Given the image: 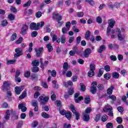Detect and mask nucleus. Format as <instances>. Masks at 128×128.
<instances>
[{"instance_id": "1", "label": "nucleus", "mask_w": 128, "mask_h": 128, "mask_svg": "<svg viewBox=\"0 0 128 128\" xmlns=\"http://www.w3.org/2000/svg\"><path fill=\"white\" fill-rule=\"evenodd\" d=\"M103 110L104 112H108V116H114V112H112V107L108 104L106 105V108H103Z\"/></svg>"}, {"instance_id": "2", "label": "nucleus", "mask_w": 128, "mask_h": 128, "mask_svg": "<svg viewBox=\"0 0 128 128\" xmlns=\"http://www.w3.org/2000/svg\"><path fill=\"white\" fill-rule=\"evenodd\" d=\"M96 86H98V82H94L91 84L90 92L93 94H96Z\"/></svg>"}, {"instance_id": "3", "label": "nucleus", "mask_w": 128, "mask_h": 128, "mask_svg": "<svg viewBox=\"0 0 128 128\" xmlns=\"http://www.w3.org/2000/svg\"><path fill=\"white\" fill-rule=\"evenodd\" d=\"M10 82L8 81H5L3 82L2 86V90L4 92H6L10 90Z\"/></svg>"}, {"instance_id": "4", "label": "nucleus", "mask_w": 128, "mask_h": 128, "mask_svg": "<svg viewBox=\"0 0 128 128\" xmlns=\"http://www.w3.org/2000/svg\"><path fill=\"white\" fill-rule=\"evenodd\" d=\"M15 54H14V58H19V56H22L24 54V53L22 52V48H18L15 49Z\"/></svg>"}, {"instance_id": "5", "label": "nucleus", "mask_w": 128, "mask_h": 128, "mask_svg": "<svg viewBox=\"0 0 128 128\" xmlns=\"http://www.w3.org/2000/svg\"><path fill=\"white\" fill-rule=\"evenodd\" d=\"M30 30H40V23L32 22L30 26Z\"/></svg>"}, {"instance_id": "6", "label": "nucleus", "mask_w": 128, "mask_h": 128, "mask_svg": "<svg viewBox=\"0 0 128 128\" xmlns=\"http://www.w3.org/2000/svg\"><path fill=\"white\" fill-rule=\"evenodd\" d=\"M18 108L19 110H21L22 112H26V110H28L26 103H22L19 104L18 106Z\"/></svg>"}, {"instance_id": "7", "label": "nucleus", "mask_w": 128, "mask_h": 128, "mask_svg": "<svg viewBox=\"0 0 128 128\" xmlns=\"http://www.w3.org/2000/svg\"><path fill=\"white\" fill-rule=\"evenodd\" d=\"M35 52L37 58H40L42 56V53L44 52V48L42 47L38 49H35Z\"/></svg>"}, {"instance_id": "8", "label": "nucleus", "mask_w": 128, "mask_h": 128, "mask_svg": "<svg viewBox=\"0 0 128 128\" xmlns=\"http://www.w3.org/2000/svg\"><path fill=\"white\" fill-rule=\"evenodd\" d=\"M92 54V50L90 48H88L85 50L84 53V58H88L90 56V54Z\"/></svg>"}, {"instance_id": "9", "label": "nucleus", "mask_w": 128, "mask_h": 128, "mask_svg": "<svg viewBox=\"0 0 128 128\" xmlns=\"http://www.w3.org/2000/svg\"><path fill=\"white\" fill-rule=\"evenodd\" d=\"M63 68L64 70L62 71V74H66V72L70 68V67H68V62H66L64 63Z\"/></svg>"}, {"instance_id": "10", "label": "nucleus", "mask_w": 128, "mask_h": 128, "mask_svg": "<svg viewBox=\"0 0 128 128\" xmlns=\"http://www.w3.org/2000/svg\"><path fill=\"white\" fill-rule=\"evenodd\" d=\"M110 32L112 34H116V30L110 29V26H108L106 30V36H108L110 34Z\"/></svg>"}, {"instance_id": "11", "label": "nucleus", "mask_w": 128, "mask_h": 128, "mask_svg": "<svg viewBox=\"0 0 128 128\" xmlns=\"http://www.w3.org/2000/svg\"><path fill=\"white\" fill-rule=\"evenodd\" d=\"M114 86L112 85L109 88H108L106 90V93L109 95L110 96V94H112V91L114 90Z\"/></svg>"}, {"instance_id": "12", "label": "nucleus", "mask_w": 128, "mask_h": 128, "mask_svg": "<svg viewBox=\"0 0 128 128\" xmlns=\"http://www.w3.org/2000/svg\"><path fill=\"white\" fill-rule=\"evenodd\" d=\"M58 16V14H54L53 15V18H55L57 22H60L62 20V16Z\"/></svg>"}, {"instance_id": "13", "label": "nucleus", "mask_w": 128, "mask_h": 128, "mask_svg": "<svg viewBox=\"0 0 128 128\" xmlns=\"http://www.w3.org/2000/svg\"><path fill=\"white\" fill-rule=\"evenodd\" d=\"M118 40H120V42H122L126 38V36L124 34H118Z\"/></svg>"}, {"instance_id": "14", "label": "nucleus", "mask_w": 128, "mask_h": 128, "mask_svg": "<svg viewBox=\"0 0 128 128\" xmlns=\"http://www.w3.org/2000/svg\"><path fill=\"white\" fill-rule=\"evenodd\" d=\"M83 120L84 122H88L90 120V115L88 114H86V113H83Z\"/></svg>"}, {"instance_id": "15", "label": "nucleus", "mask_w": 128, "mask_h": 128, "mask_svg": "<svg viewBox=\"0 0 128 128\" xmlns=\"http://www.w3.org/2000/svg\"><path fill=\"white\" fill-rule=\"evenodd\" d=\"M84 102L86 104H88L90 102V97L88 95H86L84 98Z\"/></svg>"}, {"instance_id": "16", "label": "nucleus", "mask_w": 128, "mask_h": 128, "mask_svg": "<svg viewBox=\"0 0 128 128\" xmlns=\"http://www.w3.org/2000/svg\"><path fill=\"white\" fill-rule=\"evenodd\" d=\"M104 50H106V46L104 45H101L99 48L98 50V52L100 54H102Z\"/></svg>"}, {"instance_id": "17", "label": "nucleus", "mask_w": 128, "mask_h": 128, "mask_svg": "<svg viewBox=\"0 0 128 128\" xmlns=\"http://www.w3.org/2000/svg\"><path fill=\"white\" fill-rule=\"evenodd\" d=\"M32 66H40V62L36 60H33L32 62Z\"/></svg>"}, {"instance_id": "18", "label": "nucleus", "mask_w": 128, "mask_h": 128, "mask_svg": "<svg viewBox=\"0 0 128 128\" xmlns=\"http://www.w3.org/2000/svg\"><path fill=\"white\" fill-rule=\"evenodd\" d=\"M108 98L112 100L111 102V104H114V102L116 100V97L114 95H110L108 96Z\"/></svg>"}, {"instance_id": "19", "label": "nucleus", "mask_w": 128, "mask_h": 128, "mask_svg": "<svg viewBox=\"0 0 128 128\" xmlns=\"http://www.w3.org/2000/svg\"><path fill=\"white\" fill-rule=\"evenodd\" d=\"M108 24L110 28H112L114 26V24H116V21L112 20H108Z\"/></svg>"}, {"instance_id": "20", "label": "nucleus", "mask_w": 128, "mask_h": 128, "mask_svg": "<svg viewBox=\"0 0 128 128\" xmlns=\"http://www.w3.org/2000/svg\"><path fill=\"white\" fill-rule=\"evenodd\" d=\"M46 48H48L49 52H51L52 50H54V48H52V44L50 43L48 44Z\"/></svg>"}, {"instance_id": "21", "label": "nucleus", "mask_w": 128, "mask_h": 128, "mask_svg": "<svg viewBox=\"0 0 128 128\" xmlns=\"http://www.w3.org/2000/svg\"><path fill=\"white\" fill-rule=\"evenodd\" d=\"M41 116H42V118H50V114H48L46 112H42L41 113Z\"/></svg>"}, {"instance_id": "22", "label": "nucleus", "mask_w": 128, "mask_h": 128, "mask_svg": "<svg viewBox=\"0 0 128 128\" xmlns=\"http://www.w3.org/2000/svg\"><path fill=\"white\" fill-rule=\"evenodd\" d=\"M112 76L114 78H120V74L118 72H113Z\"/></svg>"}, {"instance_id": "23", "label": "nucleus", "mask_w": 128, "mask_h": 128, "mask_svg": "<svg viewBox=\"0 0 128 128\" xmlns=\"http://www.w3.org/2000/svg\"><path fill=\"white\" fill-rule=\"evenodd\" d=\"M90 30H88L87 32H86L85 34L86 40H90Z\"/></svg>"}, {"instance_id": "24", "label": "nucleus", "mask_w": 128, "mask_h": 128, "mask_svg": "<svg viewBox=\"0 0 128 128\" xmlns=\"http://www.w3.org/2000/svg\"><path fill=\"white\" fill-rule=\"evenodd\" d=\"M48 61L46 60L44 62V63H42V64H41V66H40V68H41L44 70V68H46V66H48Z\"/></svg>"}, {"instance_id": "25", "label": "nucleus", "mask_w": 128, "mask_h": 128, "mask_svg": "<svg viewBox=\"0 0 128 128\" xmlns=\"http://www.w3.org/2000/svg\"><path fill=\"white\" fill-rule=\"evenodd\" d=\"M40 72V68L38 66H34L32 68V72Z\"/></svg>"}, {"instance_id": "26", "label": "nucleus", "mask_w": 128, "mask_h": 128, "mask_svg": "<svg viewBox=\"0 0 128 128\" xmlns=\"http://www.w3.org/2000/svg\"><path fill=\"white\" fill-rule=\"evenodd\" d=\"M84 100V97L82 96H80L78 98H74L75 102H76V104H78L80 102V100Z\"/></svg>"}, {"instance_id": "27", "label": "nucleus", "mask_w": 128, "mask_h": 128, "mask_svg": "<svg viewBox=\"0 0 128 128\" xmlns=\"http://www.w3.org/2000/svg\"><path fill=\"white\" fill-rule=\"evenodd\" d=\"M65 116L68 120H70V118H72V113L70 112H66L65 114Z\"/></svg>"}, {"instance_id": "28", "label": "nucleus", "mask_w": 128, "mask_h": 128, "mask_svg": "<svg viewBox=\"0 0 128 128\" xmlns=\"http://www.w3.org/2000/svg\"><path fill=\"white\" fill-rule=\"evenodd\" d=\"M97 88L99 90L102 92L104 90V86L102 84H99L98 85Z\"/></svg>"}, {"instance_id": "29", "label": "nucleus", "mask_w": 128, "mask_h": 128, "mask_svg": "<svg viewBox=\"0 0 128 128\" xmlns=\"http://www.w3.org/2000/svg\"><path fill=\"white\" fill-rule=\"evenodd\" d=\"M18 36V35L16 34V33L13 34L10 38V40L12 42H14V40H16V37Z\"/></svg>"}, {"instance_id": "30", "label": "nucleus", "mask_w": 128, "mask_h": 128, "mask_svg": "<svg viewBox=\"0 0 128 128\" xmlns=\"http://www.w3.org/2000/svg\"><path fill=\"white\" fill-rule=\"evenodd\" d=\"M38 102H40L41 104H46V102H44V96H40L38 98Z\"/></svg>"}, {"instance_id": "31", "label": "nucleus", "mask_w": 128, "mask_h": 128, "mask_svg": "<svg viewBox=\"0 0 128 128\" xmlns=\"http://www.w3.org/2000/svg\"><path fill=\"white\" fill-rule=\"evenodd\" d=\"M90 71L94 72L96 70V65L94 64H90Z\"/></svg>"}, {"instance_id": "32", "label": "nucleus", "mask_w": 128, "mask_h": 128, "mask_svg": "<svg viewBox=\"0 0 128 128\" xmlns=\"http://www.w3.org/2000/svg\"><path fill=\"white\" fill-rule=\"evenodd\" d=\"M16 60H8L6 62V64H14L16 63Z\"/></svg>"}, {"instance_id": "33", "label": "nucleus", "mask_w": 128, "mask_h": 128, "mask_svg": "<svg viewBox=\"0 0 128 128\" xmlns=\"http://www.w3.org/2000/svg\"><path fill=\"white\" fill-rule=\"evenodd\" d=\"M51 94H52L51 96L52 100H53V101L56 100V94H54V92L52 91L51 92Z\"/></svg>"}, {"instance_id": "34", "label": "nucleus", "mask_w": 128, "mask_h": 128, "mask_svg": "<svg viewBox=\"0 0 128 128\" xmlns=\"http://www.w3.org/2000/svg\"><path fill=\"white\" fill-rule=\"evenodd\" d=\"M31 104L32 106H38V101L36 100H32L31 102Z\"/></svg>"}, {"instance_id": "35", "label": "nucleus", "mask_w": 128, "mask_h": 128, "mask_svg": "<svg viewBox=\"0 0 128 128\" xmlns=\"http://www.w3.org/2000/svg\"><path fill=\"white\" fill-rule=\"evenodd\" d=\"M26 96V92L24 91L22 94L19 96L20 100H22Z\"/></svg>"}, {"instance_id": "36", "label": "nucleus", "mask_w": 128, "mask_h": 128, "mask_svg": "<svg viewBox=\"0 0 128 128\" xmlns=\"http://www.w3.org/2000/svg\"><path fill=\"white\" fill-rule=\"evenodd\" d=\"M101 120L102 122H106L108 120V116L104 114L102 116Z\"/></svg>"}, {"instance_id": "37", "label": "nucleus", "mask_w": 128, "mask_h": 128, "mask_svg": "<svg viewBox=\"0 0 128 128\" xmlns=\"http://www.w3.org/2000/svg\"><path fill=\"white\" fill-rule=\"evenodd\" d=\"M8 24V20H4L2 22L1 26H6Z\"/></svg>"}, {"instance_id": "38", "label": "nucleus", "mask_w": 128, "mask_h": 128, "mask_svg": "<svg viewBox=\"0 0 128 128\" xmlns=\"http://www.w3.org/2000/svg\"><path fill=\"white\" fill-rule=\"evenodd\" d=\"M66 36L64 35H62L60 38L61 43L62 44H66Z\"/></svg>"}, {"instance_id": "39", "label": "nucleus", "mask_w": 128, "mask_h": 128, "mask_svg": "<svg viewBox=\"0 0 128 128\" xmlns=\"http://www.w3.org/2000/svg\"><path fill=\"white\" fill-rule=\"evenodd\" d=\"M16 94H20L21 91L20 90V87L16 86L14 88Z\"/></svg>"}, {"instance_id": "40", "label": "nucleus", "mask_w": 128, "mask_h": 128, "mask_svg": "<svg viewBox=\"0 0 128 128\" xmlns=\"http://www.w3.org/2000/svg\"><path fill=\"white\" fill-rule=\"evenodd\" d=\"M92 108H90V107H88L86 108V110H85V112H84V114H90V112H92Z\"/></svg>"}, {"instance_id": "41", "label": "nucleus", "mask_w": 128, "mask_h": 128, "mask_svg": "<svg viewBox=\"0 0 128 128\" xmlns=\"http://www.w3.org/2000/svg\"><path fill=\"white\" fill-rule=\"evenodd\" d=\"M88 76H89V78H92V76H94V71H90V70L88 72Z\"/></svg>"}, {"instance_id": "42", "label": "nucleus", "mask_w": 128, "mask_h": 128, "mask_svg": "<svg viewBox=\"0 0 128 128\" xmlns=\"http://www.w3.org/2000/svg\"><path fill=\"white\" fill-rule=\"evenodd\" d=\"M110 76H112V75H110V74L106 73L104 75V78H106V80H110Z\"/></svg>"}, {"instance_id": "43", "label": "nucleus", "mask_w": 128, "mask_h": 128, "mask_svg": "<svg viewBox=\"0 0 128 128\" xmlns=\"http://www.w3.org/2000/svg\"><path fill=\"white\" fill-rule=\"evenodd\" d=\"M10 10L11 12H14V14H16V12H18V10L16 8V7L11 6Z\"/></svg>"}, {"instance_id": "44", "label": "nucleus", "mask_w": 128, "mask_h": 128, "mask_svg": "<svg viewBox=\"0 0 128 128\" xmlns=\"http://www.w3.org/2000/svg\"><path fill=\"white\" fill-rule=\"evenodd\" d=\"M80 86L82 92L86 91V86L84 84V83H80Z\"/></svg>"}, {"instance_id": "45", "label": "nucleus", "mask_w": 128, "mask_h": 128, "mask_svg": "<svg viewBox=\"0 0 128 128\" xmlns=\"http://www.w3.org/2000/svg\"><path fill=\"white\" fill-rule=\"evenodd\" d=\"M104 70V68H100L99 70V72L97 75V76L98 78H100V76H102V74H104V70Z\"/></svg>"}, {"instance_id": "46", "label": "nucleus", "mask_w": 128, "mask_h": 128, "mask_svg": "<svg viewBox=\"0 0 128 128\" xmlns=\"http://www.w3.org/2000/svg\"><path fill=\"white\" fill-rule=\"evenodd\" d=\"M100 120V114H97L95 116L94 120L96 122H98Z\"/></svg>"}, {"instance_id": "47", "label": "nucleus", "mask_w": 128, "mask_h": 128, "mask_svg": "<svg viewBox=\"0 0 128 128\" xmlns=\"http://www.w3.org/2000/svg\"><path fill=\"white\" fill-rule=\"evenodd\" d=\"M68 30H70V29H68V28H62V34H68Z\"/></svg>"}, {"instance_id": "48", "label": "nucleus", "mask_w": 128, "mask_h": 128, "mask_svg": "<svg viewBox=\"0 0 128 128\" xmlns=\"http://www.w3.org/2000/svg\"><path fill=\"white\" fill-rule=\"evenodd\" d=\"M74 92V90L73 88H70L68 91V94H70V96H72Z\"/></svg>"}, {"instance_id": "49", "label": "nucleus", "mask_w": 128, "mask_h": 128, "mask_svg": "<svg viewBox=\"0 0 128 128\" xmlns=\"http://www.w3.org/2000/svg\"><path fill=\"white\" fill-rule=\"evenodd\" d=\"M31 4H32V0H29L28 2H26V4H25L24 5V8H26L28 6H30Z\"/></svg>"}, {"instance_id": "50", "label": "nucleus", "mask_w": 128, "mask_h": 128, "mask_svg": "<svg viewBox=\"0 0 128 128\" xmlns=\"http://www.w3.org/2000/svg\"><path fill=\"white\" fill-rule=\"evenodd\" d=\"M14 16L12 14H10L8 16V18L10 20H14Z\"/></svg>"}, {"instance_id": "51", "label": "nucleus", "mask_w": 128, "mask_h": 128, "mask_svg": "<svg viewBox=\"0 0 128 128\" xmlns=\"http://www.w3.org/2000/svg\"><path fill=\"white\" fill-rule=\"evenodd\" d=\"M76 16L78 18H82V16H84V12H78L76 13Z\"/></svg>"}, {"instance_id": "52", "label": "nucleus", "mask_w": 128, "mask_h": 128, "mask_svg": "<svg viewBox=\"0 0 128 128\" xmlns=\"http://www.w3.org/2000/svg\"><path fill=\"white\" fill-rule=\"evenodd\" d=\"M106 128H114V124L112 122H108L106 124Z\"/></svg>"}, {"instance_id": "53", "label": "nucleus", "mask_w": 128, "mask_h": 128, "mask_svg": "<svg viewBox=\"0 0 128 128\" xmlns=\"http://www.w3.org/2000/svg\"><path fill=\"white\" fill-rule=\"evenodd\" d=\"M66 76L67 78H70L72 76V72L70 71H68L66 72Z\"/></svg>"}, {"instance_id": "54", "label": "nucleus", "mask_w": 128, "mask_h": 128, "mask_svg": "<svg viewBox=\"0 0 128 128\" xmlns=\"http://www.w3.org/2000/svg\"><path fill=\"white\" fill-rule=\"evenodd\" d=\"M70 108L72 112H73L74 114H75L76 112H76V110L74 108V106L72 105Z\"/></svg>"}, {"instance_id": "55", "label": "nucleus", "mask_w": 128, "mask_h": 128, "mask_svg": "<svg viewBox=\"0 0 128 128\" xmlns=\"http://www.w3.org/2000/svg\"><path fill=\"white\" fill-rule=\"evenodd\" d=\"M24 76H25V78H30V71L25 72Z\"/></svg>"}, {"instance_id": "56", "label": "nucleus", "mask_w": 128, "mask_h": 128, "mask_svg": "<svg viewBox=\"0 0 128 128\" xmlns=\"http://www.w3.org/2000/svg\"><path fill=\"white\" fill-rule=\"evenodd\" d=\"M42 14L41 12H38L36 14V18H40L42 16Z\"/></svg>"}, {"instance_id": "57", "label": "nucleus", "mask_w": 128, "mask_h": 128, "mask_svg": "<svg viewBox=\"0 0 128 128\" xmlns=\"http://www.w3.org/2000/svg\"><path fill=\"white\" fill-rule=\"evenodd\" d=\"M38 36V32L36 31H34L31 34V36L32 38H36Z\"/></svg>"}, {"instance_id": "58", "label": "nucleus", "mask_w": 128, "mask_h": 128, "mask_svg": "<svg viewBox=\"0 0 128 128\" xmlns=\"http://www.w3.org/2000/svg\"><path fill=\"white\" fill-rule=\"evenodd\" d=\"M38 122L36 121H34L32 124V128H36L38 126Z\"/></svg>"}, {"instance_id": "59", "label": "nucleus", "mask_w": 128, "mask_h": 128, "mask_svg": "<svg viewBox=\"0 0 128 128\" xmlns=\"http://www.w3.org/2000/svg\"><path fill=\"white\" fill-rule=\"evenodd\" d=\"M110 59L113 62H116V56L114 55H112L110 56Z\"/></svg>"}, {"instance_id": "60", "label": "nucleus", "mask_w": 128, "mask_h": 128, "mask_svg": "<svg viewBox=\"0 0 128 128\" xmlns=\"http://www.w3.org/2000/svg\"><path fill=\"white\" fill-rule=\"evenodd\" d=\"M104 69L106 72H110V66H108V65L105 66L104 67Z\"/></svg>"}, {"instance_id": "61", "label": "nucleus", "mask_w": 128, "mask_h": 128, "mask_svg": "<svg viewBox=\"0 0 128 128\" xmlns=\"http://www.w3.org/2000/svg\"><path fill=\"white\" fill-rule=\"evenodd\" d=\"M117 110H118V112H119L121 114L122 112H124V108H122V106H118L117 108Z\"/></svg>"}, {"instance_id": "62", "label": "nucleus", "mask_w": 128, "mask_h": 128, "mask_svg": "<svg viewBox=\"0 0 128 128\" xmlns=\"http://www.w3.org/2000/svg\"><path fill=\"white\" fill-rule=\"evenodd\" d=\"M96 20L97 22H98V24H102V18L100 16H98L96 18Z\"/></svg>"}, {"instance_id": "63", "label": "nucleus", "mask_w": 128, "mask_h": 128, "mask_svg": "<svg viewBox=\"0 0 128 128\" xmlns=\"http://www.w3.org/2000/svg\"><path fill=\"white\" fill-rule=\"evenodd\" d=\"M20 74V70H18L16 72L15 78H18Z\"/></svg>"}, {"instance_id": "64", "label": "nucleus", "mask_w": 128, "mask_h": 128, "mask_svg": "<svg viewBox=\"0 0 128 128\" xmlns=\"http://www.w3.org/2000/svg\"><path fill=\"white\" fill-rule=\"evenodd\" d=\"M72 50H74V52L76 54H78V48L76 46L73 47Z\"/></svg>"}]
</instances>
